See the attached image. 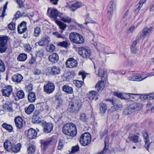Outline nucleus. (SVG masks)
Instances as JSON below:
<instances>
[{"mask_svg":"<svg viewBox=\"0 0 154 154\" xmlns=\"http://www.w3.org/2000/svg\"><path fill=\"white\" fill-rule=\"evenodd\" d=\"M8 28L11 30H13L15 28V24L13 23H11L8 25Z\"/></svg>","mask_w":154,"mask_h":154,"instance_id":"nucleus-60","label":"nucleus"},{"mask_svg":"<svg viewBox=\"0 0 154 154\" xmlns=\"http://www.w3.org/2000/svg\"><path fill=\"white\" fill-rule=\"evenodd\" d=\"M98 93L95 91H92L89 92L88 98L90 100H96L97 99Z\"/></svg>","mask_w":154,"mask_h":154,"instance_id":"nucleus-28","label":"nucleus"},{"mask_svg":"<svg viewBox=\"0 0 154 154\" xmlns=\"http://www.w3.org/2000/svg\"><path fill=\"white\" fill-rule=\"evenodd\" d=\"M53 126L51 123H48L45 124L44 126V130L46 133H48L51 131L53 128Z\"/></svg>","mask_w":154,"mask_h":154,"instance_id":"nucleus-25","label":"nucleus"},{"mask_svg":"<svg viewBox=\"0 0 154 154\" xmlns=\"http://www.w3.org/2000/svg\"><path fill=\"white\" fill-rule=\"evenodd\" d=\"M14 145L13 142L10 140H7L4 143L5 149L8 152H11Z\"/></svg>","mask_w":154,"mask_h":154,"instance_id":"nucleus-17","label":"nucleus"},{"mask_svg":"<svg viewBox=\"0 0 154 154\" xmlns=\"http://www.w3.org/2000/svg\"><path fill=\"white\" fill-rule=\"evenodd\" d=\"M104 100L106 101H109V103H112L113 105V106L111 107L110 109V110L112 111H115L118 109L119 108H120L122 106L121 103H119L118 104L117 103L114 101V100L112 99H105Z\"/></svg>","mask_w":154,"mask_h":154,"instance_id":"nucleus-11","label":"nucleus"},{"mask_svg":"<svg viewBox=\"0 0 154 154\" xmlns=\"http://www.w3.org/2000/svg\"><path fill=\"white\" fill-rule=\"evenodd\" d=\"M79 54L85 58H89L91 54V52L86 47H80L78 48Z\"/></svg>","mask_w":154,"mask_h":154,"instance_id":"nucleus-5","label":"nucleus"},{"mask_svg":"<svg viewBox=\"0 0 154 154\" xmlns=\"http://www.w3.org/2000/svg\"><path fill=\"white\" fill-rule=\"evenodd\" d=\"M23 79V76L19 74H17L12 76L11 79L14 82L20 83Z\"/></svg>","mask_w":154,"mask_h":154,"instance_id":"nucleus-20","label":"nucleus"},{"mask_svg":"<svg viewBox=\"0 0 154 154\" xmlns=\"http://www.w3.org/2000/svg\"><path fill=\"white\" fill-rule=\"evenodd\" d=\"M44 55V51L42 49L37 51L36 55L38 57H42Z\"/></svg>","mask_w":154,"mask_h":154,"instance_id":"nucleus-56","label":"nucleus"},{"mask_svg":"<svg viewBox=\"0 0 154 154\" xmlns=\"http://www.w3.org/2000/svg\"><path fill=\"white\" fill-rule=\"evenodd\" d=\"M16 96L19 99H22L24 98L25 94L23 91L20 90L17 92Z\"/></svg>","mask_w":154,"mask_h":154,"instance_id":"nucleus-48","label":"nucleus"},{"mask_svg":"<svg viewBox=\"0 0 154 154\" xmlns=\"http://www.w3.org/2000/svg\"><path fill=\"white\" fill-rule=\"evenodd\" d=\"M142 107V106L140 103H134L125 109L124 110L123 113L125 115L130 114L132 112L140 110Z\"/></svg>","mask_w":154,"mask_h":154,"instance_id":"nucleus-3","label":"nucleus"},{"mask_svg":"<svg viewBox=\"0 0 154 154\" xmlns=\"http://www.w3.org/2000/svg\"><path fill=\"white\" fill-rule=\"evenodd\" d=\"M74 83L75 85L78 88H80L84 84L83 82L82 81L75 80L74 82Z\"/></svg>","mask_w":154,"mask_h":154,"instance_id":"nucleus-52","label":"nucleus"},{"mask_svg":"<svg viewBox=\"0 0 154 154\" xmlns=\"http://www.w3.org/2000/svg\"><path fill=\"white\" fill-rule=\"evenodd\" d=\"M80 142L83 146H86L89 144L91 141V137L90 134L88 133H85L80 137Z\"/></svg>","mask_w":154,"mask_h":154,"instance_id":"nucleus-4","label":"nucleus"},{"mask_svg":"<svg viewBox=\"0 0 154 154\" xmlns=\"http://www.w3.org/2000/svg\"><path fill=\"white\" fill-rule=\"evenodd\" d=\"M25 133L27 137L30 139H35L37 134L36 131L32 128H30L28 131H26Z\"/></svg>","mask_w":154,"mask_h":154,"instance_id":"nucleus-13","label":"nucleus"},{"mask_svg":"<svg viewBox=\"0 0 154 154\" xmlns=\"http://www.w3.org/2000/svg\"><path fill=\"white\" fill-rule=\"evenodd\" d=\"M61 13L55 8L52 9L48 8V9L47 13L48 16L51 18H53L55 21L56 20V18L58 16L59 17V15Z\"/></svg>","mask_w":154,"mask_h":154,"instance_id":"nucleus-8","label":"nucleus"},{"mask_svg":"<svg viewBox=\"0 0 154 154\" xmlns=\"http://www.w3.org/2000/svg\"><path fill=\"white\" fill-rule=\"evenodd\" d=\"M114 95L117 96L118 97L122 99H126L125 96L127 94H123L121 93H118L116 92L114 93Z\"/></svg>","mask_w":154,"mask_h":154,"instance_id":"nucleus-47","label":"nucleus"},{"mask_svg":"<svg viewBox=\"0 0 154 154\" xmlns=\"http://www.w3.org/2000/svg\"><path fill=\"white\" fill-rule=\"evenodd\" d=\"M28 99L29 101L30 102H34L36 99L35 94L32 92H29L28 95Z\"/></svg>","mask_w":154,"mask_h":154,"instance_id":"nucleus-29","label":"nucleus"},{"mask_svg":"<svg viewBox=\"0 0 154 154\" xmlns=\"http://www.w3.org/2000/svg\"><path fill=\"white\" fill-rule=\"evenodd\" d=\"M64 144V143L63 140H60L57 146V149L59 150L62 149L63 147Z\"/></svg>","mask_w":154,"mask_h":154,"instance_id":"nucleus-54","label":"nucleus"},{"mask_svg":"<svg viewBox=\"0 0 154 154\" xmlns=\"http://www.w3.org/2000/svg\"><path fill=\"white\" fill-rule=\"evenodd\" d=\"M63 132L65 134L74 137L77 133L76 126L72 123L66 124L63 128Z\"/></svg>","mask_w":154,"mask_h":154,"instance_id":"nucleus-1","label":"nucleus"},{"mask_svg":"<svg viewBox=\"0 0 154 154\" xmlns=\"http://www.w3.org/2000/svg\"><path fill=\"white\" fill-rule=\"evenodd\" d=\"M24 47L25 48V50L27 52H30L32 49V47L30 46L28 44H25L24 45Z\"/></svg>","mask_w":154,"mask_h":154,"instance_id":"nucleus-55","label":"nucleus"},{"mask_svg":"<svg viewBox=\"0 0 154 154\" xmlns=\"http://www.w3.org/2000/svg\"><path fill=\"white\" fill-rule=\"evenodd\" d=\"M58 45L65 48H66L70 45V44L66 41H63L58 43Z\"/></svg>","mask_w":154,"mask_h":154,"instance_id":"nucleus-45","label":"nucleus"},{"mask_svg":"<svg viewBox=\"0 0 154 154\" xmlns=\"http://www.w3.org/2000/svg\"><path fill=\"white\" fill-rule=\"evenodd\" d=\"M81 106V102L80 100L73 99L69 103L68 110L71 112L76 113L79 111Z\"/></svg>","mask_w":154,"mask_h":154,"instance_id":"nucleus-2","label":"nucleus"},{"mask_svg":"<svg viewBox=\"0 0 154 154\" xmlns=\"http://www.w3.org/2000/svg\"><path fill=\"white\" fill-rule=\"evenodd\" d=\"M48 59L52 63H56L59 60L58 55L57 53H54L49 56Z\"/></svg>","mask_w":154,"mask_h":154,"instance_id":"nucleus-21","label":"nucleus"},{"mask_svg":"<svg viewBox=\"0 0 154 154\" xmlns=\"http://www.w3.org/2000/svg\"><path fill=\"white\" fill-rule=\"evenodd\" d=\"M13 88L11 85H8L4 87L2 90L3 96L9 97L12 92Z\"/></svg>","mask_w":154,"mask_h":154,"instance_id":"nucleus-9","label":"nucleus"},{"mask_svg":"<svg viewBox=\"0 0 154 154\" xmlns=\"http://www.w3.org/2000/svg\"><path fill=\"white\" fill-rule=\"evenodd\" d=\"M62 90L63 91L68 94H72L73 92L72 88L67 85L63 86L62 88Z\"/></svg>","mask_w":154,"mask_h":154,"instance_id":"nucleus-33","label":"nucleus"},{"mask_svg":"<svg viewBox=\"0 0 154 154\" xmlns=\"http://www.w3.org/2000/svg\"><path fill=\"white\" fill-rule=\"evenodd\" d=\"M116 7L115 3L112 1H110L108 5V13L109 14L110 16H112V12L113 10L115 9Z\"/></svg>","mask_w":154,"mask_h":154,"instance_id":"nucleus-19","label":"nucleus"},{"mask_svg":"<svg viewBox=\"0 0 154 154\" xmlns=\"http://www.w3.org/2000/svg\"><path fill=\"white\" fill-rule=\"evenodd\" d=\"M128 138L131 140L133 141L134 143H138L141 141L139 139L138 136L134 135L131 137H129Z\"/></svg>","mask_w":154,"mask_h":154,"instance_id":"nucleus-42","label":"nucleus"},{"mask_svg":"<svg viewBox=\"0 0 154 154\" xmlns=\"http://www.w3.org/2000/svg\"><path fill=\"white\" fill-rule=\"evenodd\" d=\"M108 131L106 130H105L103 131L100 132V137L101 139H102L103 136H105L107 133Z\"/></svg>","mask_w":154,"mask_h":154,"instance_id":"nucleus-63","label":"nucleus"},{"mask_svg":"<svg viewBox=\"0 0 154 154\" xmlns=\"http://www.w3.org/2000/svg\"><path fill=\"white\" fill-rule=\"evenodd\" d=\"M53 35L55 36L58 38H65V37L64 35H63L61 34H59L58 32H54L53 33Z\"/></svg>","mask_w":154,"mask_h":154,"instance_id":"nucleus-59","label":"nucleus"},{"mask_svg":"<svg viewBox=\"0 0 154 154\" xmlns=\"http://www.w3.org/2000/svg\"><path fill=\"white\" fill-rule=\"evenodd\" d=\"M35 146L32 145H30L28 148L27 151L29 153H34L35 151Z\"/></svg>","mask_w":154,"mask_h":154,"instance_id":"nucleus-50","label":"nucleus"},{"mask_svg":"<svg viewBox=\"0 0 154 154\" xmlns=\"http://www.w3.org/2000/svg\"><path fill=\"white\" fill-rule=\"evenodd\" d=\"M3 107L4 109L5 110H7L9 112H12L13 111L12 108V105L11 102L7 101L5 103L3 104Z\"/></svg>","mask_w":154,"mask_h":154,"instance_id":"nucleus-24","label":"nucleus"},{"mask_svg":"<svg viewBox=\"0 0 154 154\" xmlns=\"http://www.w3.org/2000/svg\"><path fill=\"white\" fill-rule=\"evenodd\" d=\"M78 33L75 32H71L69 35V38L70 40L75 43V39H76Z\"/></svg>","mask_w":154,"mask_h":154,"instance_id":"nucleus-39","label":"nucleus"},{"mask_svg":"<svg viewBox=\"0 0 154 154\" xmlns=\"http://www.w3.org/2000/svg\"><path fill=\"white\" fill-rule=\"evenodd\" d=\"M143 136L145 143V147L148 150L149 147L150 143H151L152 142H151L150 143L149 137L146 132H144L143 133Z\"/></svg>","mask_w":154,"mask_h":154,"instance_id":"nucleus-16","label":"nucleus"},{"mask_svg":"<svg viewBox=\"0 0 154 154\" xmlns=\"http://www.w3.org/2000/svg\"><path fill=\"white\" fill-rule=\"evenodd\" d=\"M80 119L82 121L85 122L87 119L85 114L83 113H81L80 115Z\"/></svg>","mask_w":154,"mask_h":154,"instance_id":"nucleus-57","label":"nucleus"},{"mask_svg":"<svg viewBox=\"0 0 154 154\" xmlns=\"http://www.w3.org/2000/svg\"><path fill=\"white\" fill-rule=\"evenodd\" d=\"M147 77L144 76L143 75L136 74L129 77L128 79L131 81H140L146 79Z\"/></svg>","mask_w":154,"mask_h":154,"instance_id":"nucleus-12","label":"nucleus"},{"mask_svg":"<svg viewBox=\"0 0 154 154\" xmlns=\"http://www.w3.org/2000/svg\"><path fill=\"white\" fill-rule=\"evenodd\" d=\"M86 74L87 73L83 70L80 71L78 73L79 75L82 76L83 80L86 78Z\"/></svg>","mask_w":154,"mask_h":154,"instance_id":"nucleus-53","label":"nucleus"},{"mask_svg":"<svg viewBox=\"0 0 154 154\" xmlns=\"http://www.w3.org/2000/svg\"><path fill=\"white\" fill-rule=\"evenodd\" d=\"M100 113L103 114H104L106 110V104L102 103H100Z\"/></svg>","mask_w":154,"mask_h":154,"instance_id":"nucleus-38","label":"nucleus"},{"mask_svg":"<svg viewBox=\"0 0 154 154\" xmlns=\"http://www.w3.org/2000/svg\"><path fill=\"white\" fill-rule=\"evenodd\" d=\"M82 6V4L81 2H77L75 3L72 4L71 5L69 6V7L71 11H74L77 8H80Z\"/></svg>","mask_w":154,"mask_h":154,"instance_id":"nucleus-27","label":"nucleus"},{"mask_svg":"<svg viewBox=\"0 0 154 154\" xmlns=\"http://www.w3.org/2000/svg\"><path fill=\"white\" fill-rule=\"evenodd\" d=\"M27 29L26 23L24 21L21 22L17 27L18 32L20 34H22L25 32Z\"/></svg>","mask_w":154,"mask_h":154,"instance_id":"nucleus-15","label":"nucleus"},{"mask_svg":"<svg viewBox=\"0 0 154 154\" xmlns=\"http://www.w3.org/2000/svg\"><path fill=\"white\" fill-rule=\"evenodd\" d=\"M142 100H151L154 99V94H150L148 95H143L140 97Z\"/></svg>","mask_w":154,"mask_h":154,"instance_id":"nucleus-31","label":"nucleus"},{"mask_svg":"<svg viewBox=\"0 0 154 154\" xmlns=\"http://www.w3.org/2000/svg\"><path fill=\"white\" fill-rule=\"evenodd\" d=\"M75 41V43L77 44H82L84 42V40L83 36L78 34L77 38L76 39Z\"/></svg>","mask_w":154,"mask_h":154,"instance_id":"nucleus-37","label":"nucleus"},{"mask_svg":"<svg viewBox=\"0 0 154 154\" xmlns=\"http://www.w3.org/2000/svg\"><path fill=\"white\" fill-rule=\"evenodd\" d=\"M152 30V28L150 27L149 28L145 27L143 29V34L141 35V36H143L148 35Z\"/></svg>","mask_w":154,"mask_h":154,"instance_id":"nucleus-40","label":"nucleus"},{"mask_svg":"<svg viewBox=\"0 0 154 154\" xmlns=\"http://www.w3.org/2000/svg\"><path fill=\"white\" fill-rule=\"evenodd\" d=\"M21 147V144L20 143H18L15 145L14 144L11 151L14 153H17L19 152Z\"/></svg>","mask_w":154,"mask_h":154,"instance_id":"nucleus-34","label":"nucleus"},{"mask_svg":"<svg viewBox=\"0 0 154 154\" xmlns=\"http://www.w3.org/2000/svg\"><path fill=\"white\" fill-rule=\"evenodd\" d=\"M8 38L5 35L0 36V53H4L7 48Z\"/></svg>","mask_w":154,"mask_h":154,"instance_id":"nucleus-6","label":"nucleus"},{"mask_svg":"<svg viewBox=\"0 0 154 154\" xmlns=\"http://www.w3.org/2000/svg\"><path fill=\"white\" fill-rule=\"evenodd\" d=\"M109 137H106L104 140L105 147L103 149V152H105L106 151H107L109 146Z\"/></svg>","mask_w":154,"mask_h":154,"instance_id":"nucleus-49","label":"nucleus"},{"mask_svg":"<svg viewBox=\"0 0 154 154\" xmlns=\"http://www.w3.org/2000/svg\"><path fill=\"white\" fill-rule=\"evenodd\" d=\"M55 101L57 103L58 105L57 106V108H60V105L62 104V100L61 98L58 99V100H55Z\"/></svg>","mask_w":154,"mask_h":154,"instance_id":"nucleus-62","label":"nucleus"},{"mask_svg":"<svg viewBox=\"0 0 154 154\" xmlns=\"http://www.w3.org/2000/svg\"><path fill=\"white\" fill-rule=\"evenodd\" d=\"M35 109L34 106L33 104H30L27 107L24 109L25 113L27 114H30Z\"/></svg>","mask_w":154,"mask_h":154,"instance_id":"nucleus-30","label":"nucleus"},{"mask_svg":"<svg viewBox=\"0 0 154 154\" xmlns=\"http://www.w3.org/2000/svg\"><path fill=\"white\" fill-rule=\"evenodd\" d=\"M55 89V85L52 82L48 81L43 87V91L47 94L52 93Z\"/></svg>","mask_w":154,"mask_h":154,"instance_id":"nucleus-7","label":"nucleus"},{"mask_svg":"<svg viewBox=\"0 0 154 154\" xmlns=\"http://www.w3.org/2000/svg\"><path fill=\"white\" fill-rule=\"evenodd\" d=\"M53 139L52 137L48 139L47 140L42 141L41 142V148L43 150H45L48 146L52 142Z\"/></svg>","mask_w":154,"mask_h":154,"instance_id":"nucleus-14","label":"nucleus"},{"mask_svg":"<svg viewBox=\"0 0 154 154\" xmlns=\"http://www.w3.org/2000/svg\"><path fill=\"white\" fill-rule=\"evenodd\" d=\"M56 23L59 26L60 28L62 30L61 32L62 33L63 31L66 28V24L60 21L55 20Z\"/></svg>","mask_w":154,"mask_h":154,"instance_id":"nucleus-36","label":"nucleus"},{"mask_svg":"<svg viewBox=\"0 0 154 154\" xmlns=\"http://www.w3.org/2000/svg\"><path fill=\"white\" fill-rule=\"evenodd\" d=\"M40 120L39 117L33 116L32 122L34 123L37 124Z\"/></svg>","mask_w":154,"mask_h":154,"instance_id":"nucleus-64","label":"nucleus"},{"mask_svg":"<svg viewBox=\"0 0 154 154\" xmlns=\"http://www.w3.org/2000/svg\"><path fill=\"white\" fill-rule=\"evenodd\" d=\"M98 76L101 77L102 80H105L107 78V72L106 71L100 69L99 70Z\"/></svg>","mask_w":154,"mask_h":154,"instance_id":"nucleus-26","label":"nucleus"},{"mask_svg":"<svg viewBox=\"0 0 154 154\" xmlns=\"http://www.w3.org/2000/svg\"><path fill=\"white\" fill-rule=\"evenodd\" d=\"M5 70V66L3 61L0 59V72H3Z\"/></svg>","mask_w":154,"mask_h":154,"instance_id":"nucleus-46","label":"nucleus"},{"mask_svg":"<svg viewBox=\"0 0 154 154\" xmlns=\"http://www.w3.org/2000/svg\"><path fill=\"white\" fill-rule=\"evenodd\" d=\"M103 81L102 80L101 81L98 82L96 85V88L98 91L103 90L105 86Z\"/></svg>","mask_w":154,"mask_h":154,"instance_id":"nucleus-35","label":"nucleus"},{"mask_svg":"<svg viewBox=\"0 0 154 154\" xmlns=\"http://www.w3.org/2000/svg\"><path fill=\"white\" fill-rule=\"evenodd\" d=\"M46 49L48 51L52 52L54 50L55 47L53 44H52L50 45H48Z\"/></svg>","mask_w":154,"mask_h":154,"instance_id":"nucleus-51","label":"nucleus"},{"mask_svg":"<svg viewBox=\"0 0 154 154\" xmlns=\"http://www.w3.org/2000/svg\"><path fill=\"white\" fill-rule=\"evenodd\" d=\"M27 58V55L25 54H20L17 57L18 60L20 61H23Z\"/></svg>","mask_w":154,"mask_h":154,"instance_id":"nucleus-41","label":"nucleus"},{"mask_svg":"<svg viewBox=\"0 0 154 154\" xmlns=\"http://www.w3.org/2000/svg\"><path fill=\"white\" fill-rule=\"evenodd\" d=\"M41 32L40 28L39 27H37L34 29L33 35L35 37H38L39 36Z\"/></svg>","mask_w":154,"mask_h":154,"instance_id":"nucleus-44","label":"nucleus"},{"mask_svg":"<svg viewBox=\"0 0 154 154\" xmlns=\"http://www.w3.org/2000/svg\"><path fill=\"white\" fill-rule=\"evenodd\" d=\"M2 126L4 128L8 130L9 132H11L13 130V128L11 126L6 123L3 124Z\"/></svg>","mask_w":154,"mask_h":154,"instance_id":"nucleus-43","label":"nucleus"},{"mask_svg":"<svg viewBox=\"0 0 154 154\" xmlns=\"http://www.w3.org/2000/svg\"><path fill=\"white\" fill-rule=\"evenodd\" d=\"M60 69L58 66H54L51 69V73L53 75H58L60 73Z\"/></svg>","mask_w":154,"mask_h":154,"instance_id":"nucleus-32","label":"nucleus"},{"mask_svg":"<svg viewBox=\"0 0 154 154\" xmlns=\"http://www.w3.org/2000/svg\"><path fill=\"white\" fill-rule=\"evenodd\" d=\"M14 122L16 126L18 128H21L23 126V121L22 119L18 116L16 117Z\"/></svg>","mask_w":154,"mask_h":154,"instance_id":"nucleus-18","label":"nucleus"},{"mask_svg":"<svg viewBox=\"0 0 154 154\" xmlns=\"http://www.w3.org/2000/svg\"><path fill=\"white\" fill-rule=\"evenodd\" d=\"M59 17L61 20L65 23H69L72 21V19L70 17L62 13L60 14Z\"/></svg>","mask_w":154,"mask_h":154,"instance_id":"nucleus-22","label":"nucleus"},{"mask_svg":"<svg viewBox=\"0 0 154 154\" xmlns=\"http://www.w3.org/2000/svg\"><path fill=\"white\" fill-rule=\"evenodd\" d=\"M79 147L78 146H73L72 148V154L75 152L79 151Z\"/></svg>","mask_w":154,"mask_h":154,"instance_id":"nucleus-61","label":"nucleus"},{"mask_svg":"<svg viewBox=\"0 0 154 154\" xmlns=\"http://www.w3.org/2000/svg\"><path fill=\"white\" fill-rule=\"evenodd\" d=\"M142 6V4L138 3L136 6L135 8L134 9V11L138 12L140 10Z\"/></svg>","mask_w":154,"mask_h":154,"instance_id":"nucleus-58","label":"nucleus"},{"mask_svg":"<svg viewBox=\"0 0 154 154\" xmlns=\"http://www.w3.org/2000/svg\"><path fill=\"white\" fill-rule=\"evenodd\" d=\"M66 67L67 68H72L76 67L78 65L76 60L73 58H68L66 63Z\"/></svg>","mask_w":154,"mask_h":154,"instance_id":"nucleus-10","label":"nucleus"},{"mask_svg":"<svg viewBox=\"0 0 154 154\" xmlns=\"http://www.w3.org/2000/svg\"><path fill=\"white\" fill-rule=\"evenodd\" d=\"M50 40V38L48 37H43L39 41L38 44L41 46L47 45L48 44Z\"/></svg>","mask_w":154,"mask_h":154,"instance_id":"nucleus-23","label":"nucleus"}]
</instances>
